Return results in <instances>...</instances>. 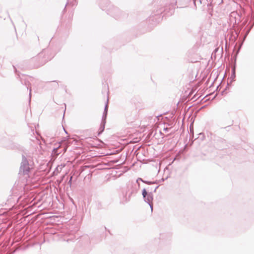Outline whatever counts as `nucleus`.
I'll list each match as a JSON object with an SVG mask.
<instances>
[{"mask_svg": "<svg viewBox=\"0 0 254 254\" xmlns=\"http://www.w3.org/2000/svg\"><path fill=\"white\" fill-rule=\"evenodd\" d=\"M29 170L30 168L27 160L25 157H23L20 169V172L22 173L23 175H27Z\"/></svg>", "mask_w": 254, "mask_h": 254, "instance_id": "1", "label": "nucleus"}, {"mask_svg": "<svg viewBox=\"0 0 254 254\" xmlns=\"http://www.w3.org/2000/svg\"><path fill=\"white\" fill-rule=\"evenodd\" d=\"M230 22L233 24H236L240 21V16L236 11L232 12L229 16Z\"/></svg>", "mask_w": 254, "mask_h": 254, "instance_id": "2", "label": "nucleus"}, {"mask_svg": "<svg viewBox=\"0 0 254 254\" xmlns=\"http://www.w3.org/2000/svg\"><path fill=\"white\" fill-rule=\"evenodd\" d=\"M145 201L147 202L149 206H150L151 211L153 210V205L152 204V201L153 200V196L151 193H149L144 198Z\"/></svg>", "mask_w": 254, "mask_h": 254, "instance_id": "3", "label": "nucleus"}, {"mask_svg": "<svg viewBox=\"0 0 254 254\" xmlns=\"http://www.w3.org/2000/svg\"><path fill=\"white\" fill-rule=\"evenodd\" d=\"M107 108H108V104L107 103L106 106H105V110H104V116H105V117L106 118V115H107Z\"/></svg>", "mask_w": 254, "mask_h": 254, "instance_id": "4", "label": "nucleus"}, {"mask_svg": "<svg viewBox=\"0 0 254 254\" xmlns=\"http://www.w3.org/2000/svg\"><path fill=\"white\" fill-rule=\"evenodd\" d=\"M147 193L145 190V189H143V190H142V195L143 196V197L144 198H145V197L147 195Z\"/></svg>", "mask_w": 254, "mask_h": 254, "instance_id": "5", "label": "nucleus"}, {"mask_svg": "<svg viewBox=\"0 0 254 254\" xmlns=\"http://www.w3.org/2000/svg\"><path fill=\"white\" fill-rule=\"evenodd\" d=\"M139 180H140L141 181H142L143 182H144V183H146V184H149H149H152V183H151V182H150L144 181H143V180H142L141 179H140V178L139 179Z\"/></svg>", "mask_w": 254, "mask_h": 254, "instance_id": "6", "label": "nucleus"}, {"mask_svg": "<svg viewBox=\"0 0 254 254\" xmlns=\"http://www.w3.org/2000/svg\"><path fill=\"white\" fill-rule=\"evenodd\" d=\"M158 187H156V189H155V190H156V189H157V188H158Z\"/></svg>", "mask_w": 254, "mask_h": 254, "instance_id": "7", "label": "nucleus"}]
</instances>
